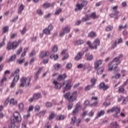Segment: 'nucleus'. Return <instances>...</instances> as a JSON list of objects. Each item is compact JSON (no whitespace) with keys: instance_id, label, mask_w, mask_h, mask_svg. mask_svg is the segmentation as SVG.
<instances>
[{"instance_id":"nucleus-12","label":"nucleus","mask_w":128,"mask_h":128,"mask_svg":"<svg viewBox=\"0 0 128 128\" xmlns=\"http://www.w3.org/2000/svg\"><path fill=\"white\" fill-rule=\"evenodd\" d=\"M102 64V60H96V62L94 63V68L95 70H98V68H100V66Z\"/></svg>"},{"instance_id":"nucleus-14","label":"nucleus","mask_w":128,"mask_h":128,"mask_svg":"<svg viewBox=\"0 0 128 128\" xmlns=\"http://www.w3.org/2000/svg\"><path fill=\"white\" fill-rule=\"evenodd\" d=\"M53 84L54 85V88L56 90H60L62 88V84L58 82V81L54 80L53 81Z\"/></svg>"},{"instance_id":"nucleus-36","label":"nucleus","mask_w":128,"mask_h":128,"mask_svg":"<svg viewBox=\"0 0 128 128\" xmlns=\"http://www.w3.org/2000/svg\"><path fill=\"white\" fill-rule=\"evenodd\" d=\"M54 116H56V115H54V113L52 112L51 114L49 116V117H48L49 120H54Z\"/></svg>"},{"instance_id":"nucleus-57","label":"nucleus","mask_w":128,"mask_h":128,"mask_svg":"<svg viewBox=\"0 0 128 128\" xmlns=\"http://www.w3.org/2000/svg\"><path fill=\"white\" fill-rule=\"evenodd\" d=\"M68 56H70L68 54H66L65 56L62 58V60H68Z\"/></svg>"},{"instance_id":"nucleus-29","label":"nucleus","mask_w":128,"mask_h":128,"mask_svg":"<svg viewBox=\"0 0 128 128\" xmlns=\"http://www.w3.org/2000/svg\"><path fill=\"white\" fill-rule=\"evenodd\" d=\"M28 48H24V52L21 54V57L24 58V56H26V52H28Z\"/></svg>"},{"instance_id":"nucleus-4","label":"nucleus","mask_w":128,"mask_h":128,"mask_svg":"<svg viewBox=\"0 0 128 128\" xmlns=\"http://www.w3.org/2000/svg\"><path fill=\"white\" fill-rule=\"evenodd\" d=\"M18 46V43L16 41H14L13 42H9L7 44V50H16V48Z\"/></svg>"},{"instance_id":"nucleus-1","label":"nucleus","mask_w":128,"mask_h":128,"mask_svg":"<svg viewBox=\"0 0 128 128\" xmlns=\"http://www.w3.org/2000/svg\"><path fill=\"white\" fill-rule=\"evenodd\" d=\"M11 122L12 124L8 126L9 128H16V124H14L15 122L20 124V122H22V116L18 112H14L13 116L11 118Z\"/></svg>"},{"instance_id":"nucleus-37","label":"nucleus","mask_w":128,"mask_h":128,"mask_svg":"<svg viewBox=\"0 0 128 128\" xmlns=\"http://www.w3.org/2000/svg\"><path fill=\"white\" fill-rule=\"evenodd\" d=\"M70 92H68L66 93L64 95V96L66 100H68L70 101Z\"/></svg>"},{"instance_id":"nucleus-45","label":"nucleus","mask_w":128,"mask_h":128,"mask_svg":"<svg viewBox=\"0 0 128 128\" xmlns=\"http://www.w3.org/2000/svg\"><path fill=\"white\" fill-rule=\"evenodd\" d=\"M72 66V63L70 62L68 63L66 65V68L68 70H70Z\"/></svg>"},{"instance_id":"nucleus-17","label":"nucleus","mask_w":128,"mask_h":128,"mask_svg":"<svg viewBox=\"0 0 128 128\" xmlns=\"http://www.w3.org/2000/svg\"><path fill=\"white\" fill-rule=\"evenodd\" d=\"M50 56V52L46 51V52H42L40 55V58H44V56Z\"/></svg>"},{"instance_id":"nucleus-64","label":"nucleus","mask_w":128,"mask_h":128,"mask_svg":"<svg viewBox=\"0 0 128 128\" xmlns=\"http://www.w3.org/2000/svg\"><path fill=\"white\" fill-rule=\"evenodd\" d=\"M52 102H46V106L47 108H52Z\"/></svg>"},{"instance_id":"nucleus-48","label":"nucleus","mask_w":128,"mask_h":128,"mask_svg":"<svg viewBox=\"0 0 128 128\" xmlns=\"http://www.w3.org/2000/svg\"><path fill=\"white\" fill-rule=\"evenodd\" d=\"M52 50L54 52H58V46L56 45H54L52 48Z\"/></svg>"},{"instance_id":"nucleus-53","label":"nucleus","mask_w":128,"mask_h":128,"mask_svg":"<svg viewBox=\"0 0 128 128\" xmlns=\"http://www.w3.org/2000/svg\"><path fill=\"white\" fill-rule=\"evenodd\" d=\"M21 34L22 35L24 34H26V27H24L22 29V30H20Z\"/></svg>"},{"instance_id":"nucleus-59","label":"nucleus","mask_w":128,"mask_h":128,"mask_svg":"<svg viewBox=\"0 0 128 128\" xmlns=\"http://www.w3.org/2000/svg\"><path fill=\"white\" fill-rule=\"evenodd\" d=\"M22 52V47H20L16 52V54H20Z\"/></svg>"},{"instance_id":"nucleus-39","label":"nucleus","mask_w":128,"mask_h":128,"mask_svg":"<svg viewBox=\"0 0 128 128\" xmlns=\"http://www.w3.org/2000/svg\"><path fill=\"white\" fill-rule=\"evenodd\" d=\"M20 80V75H16L14 79L13 82H18V80Z\"/></svg>"},{"instance_id":"nucleus-16","label":"nucleus","mask_w":128,"mask_h":128,"mask_svg":"<svg viewBox=\"0 0 128 128\" xmlns=\"http://www.w3.org/2000/svg\"><path fill=\"white\" fill-rule=\"evenodd\" d=\"M108 128H120V125L117 122H112Z\"/></svg>"},{"instance_id":"nucleus-35","label":"nucleus","mask_w":128,"mask_h":128,"mask_svg":"<svg viewBox=\"0 0 128 128\" xmlns=\"http://www.w3.org/2000/svg\"><path fill=\"white\" fill-rule=\"evenodd\" d=\"M64 115H58L56 117V120H62L64 118Z\"/></svg>"},{"instance_id":"nucleus-24","label":"nucleus","mask_w":128,"mask_h":128,"mask_svg":"<svg viewBox=\"0 0 128 128\" xmlns=\"http://www.w3.org/2000/svg\"><path fill=\"white\" fill-rule=\"evenodd\" d=\"M104 114H106L104 110H101L100 112H98L97 118H100V116H104Z\"/></svg>"},{"instance_id":"nucleus-18","label":"nucleus","mask_w":128,"mask_h":128,"mask_svg":"<svg viewBox=\"0 0 128 128\" xmlns=\"http://www.w3.org/2000/svg\"><path fill=\"white\" fill-rule=\"evenodd\" d=\"M42 68H40L39 70H38L34 76V80H38V76H40V72H42Z\"/></svg>"},{"instance_id":"nucleus-43","label":"nucleus","mask_w":128,"mask_h":128,"mask_svg":"<svg viewBox=\"0 0 128 128\" xmlns=\"http://www.w3.org/2000/svg\"><path fill=\"white\" fill-rule=\"evenodd\" d=\"M26 62V60L24 58L21 59V60H17V63L18 64H24Z\"/></svg>"},{"instance_id":"nucleus-33","label":"nucleus","mask_w":128,"mask_h":128,"mask_svg":"<svg viewBox=\"0 0 128 128\" xmlns=\"http://www.w3.org/2000/svg\"><path fill=\"white\" fill-rule=\"evenodd\" d=\"M75 44L77 46H80V44H84V40H76Z\"/></svg>"},{"instance_id":"nucleus-44","label":"nucleus","mask_w":128,"mask_h":128,"mask_svg":"<svg viewBox=\"0 0 128 128\" xmlns=\"http://www.w3.org/2000/svg\"><path fill=\"white\" fill-rule=\"evenodd\" d=\"M50 6V3L48 2L44 3L43 4V8H48Z\"/></svg>"},{"instance_id":"nucleus-9","label":"nucleus","mask_w":128,"mask_h":128,"mask_svg":"<svg viewBox=\"0 0 128 128\" xmlns=\"http://www.w3.org/2000/svg\"><path fill=\"white\" fill-rule=\"evenodd\" d=\"M78 98V92H74L69 97V102H72L76 100Z\"/></svg>"},{"instance_id":"nucleus-54","label":"nucleus","mask_w":128,"mask_h":128,"mask_svg":"<svg viewBox=\"0 0 128 128\" xmlns=\"http://www.w3.org/2000/svg\"><path fill=\"white\" fill-rule=\"evenodd\" d=\"M40 106L38 105H36L34 107V110H36V112H40Z\"/></svg>"},{"instance_id":"nucleus-6","label":"nucleus","mask_w":128,"mask_h":128,"mask_svg":"<svg viewBox=\"0 0 128 128\" xmlns=\"http://www.w3.org/2000/svg\"><path fill=\"white\" fill-rule=\"evenodd\" d=\"M112 112H116L112 115L114 118H118V114H120V108L114 106L112 108Z\"/></svg>"},{"instance_id":"nucleus-40","label":"nucleus","mask_w":128,"mask_h":128,"mask_svg":"<svg viewBox=\"0 0 128 128\" xmlns=\"http://www.w3.org/2000/svg\"><path fill=\"white\" fill-rule=\"evenodd\" d=\"M8 32V26H4L2 29L3 34H6V32Z\"/></svg>"},{"instance_id":"nucleus-55","label":"nucleus","mask_w":128,"mask_h":128,"mask_svg":"<svg viewBox=\"0 0 128 128\" xmlns=\"http://www.w3.org/2000/svg\"><path fill=\"white\" fill-rule=\"evenodd\" d=\"M72 106H74V104L72 103L69 104L68 106V110H72Z\"/></svg>"},{"instance_id":"nucleus-27","label":"nucleus","mask_w":128,"mask_h":128,"mask_svg":"<svg viewBox=\"0 0 128 128\" xmlns=\"http://www.w3.org/2000/svg\"><path fill=\"white\" fill-rule=\"evenodd\" d=\"M10 104H12L13 106H16V104H18V101H16V100H14V98H12L10 100Z\"/></svg>"},{"instance_id":"nucleus-60","label":"nucleus","mask_w":128,"mask_h":128,"mask_svg":"<svg viewBox=\"0 0 128 128\" xmlns=\"http://www.w3.org/2000/svg\"><path fill=\"white\" fill-rule=\"evenodd\" d=\"M90 20V16H87V18H83L82 20V22H86V20Z\"/></svg>"},{"instance_id":"nucleus-25","label":"nucleus","mask_w":128,"mask_h":128,"mask_svg":"<svg viewBox=\"0 0 128 128\" xmlns=\"http://www.w3.org/2000/svg\"><path fill=\"white\" fill-rule=\"evenodd\" d=\"M89 16H90V20L92 18H94V20L96 18H98V16H96V12H94Z\"/></svg>"},{"instance_id":"nucleus-58","label":"nucleus","mask_w":128,"mask_h":128,"mask_svg":"<svg viewBox=\"0 0 128 128\" xmlns=\"http://www.w3.org/2000/svg\"><path fill=\"white\" fill-rule=\"evenodd\" d=\"M36 55V50H33L30 53V56H34Z\"/></svg>"},{"instance_id":"nucleus-31","label":"nucleus","mask_w":128,"mask_h":128,"mask_svg":"<svg viewBox=\"0 0 128 128\" xmlns=\"http://www.w3.org/2000/svg\"><path fill=\"white\" fill-rule=\"evenodd\" d=\"M76 116H74L72 118V120H71V122H70V124L72 126H74V124H76Z\"/></svg>"},{"instance_id":"nucleus-23","label":"nucleus","mask_w":128,"mask_h":128,"mask_svg":"<svg viewBox=\"0 0 128 128\" xmlns=\"http://www.w3.org/2000/svg\"><path fill=\"white\" fill-rule=\"evenodd\" d=\"M24 10V4H22L20 6H19V10H18V14H22V10Z\"/></svg>"},{"instance_id":"nucleus-62","label":"nucleus","mask_w":128,"mask_h":128,"mask_svg":"<svg viewBox=\"0 0 128 128\" xmlns=\"http://www.w3.org/2000/svg\"><path fill=\"white\" fill-rule=\"evenodd\" d=\"M78 108H75L72 111V114H76L78 112Z\"/></svg>"},{"instance_id":"nucleus-10","label":"nucleus","mask_w":128,"mask_h":128,"mask_svg":"<svg viewBox=\"0 0 128 128\" xmlns=\"http://www.w3.org/2000/svg\"><path fill=\"white\" fill-rule=\"evenodd\" d=\"M122 54H120L118 56L114 58L111 62L116 64H120V58H122Z\"/></svg>"},{"instance_id":"nucleus-13","label":"nucleus","mask_w":128,"mask_h":128,"mask_svg":"<svg viewBox=\"0 0 128 128\" xmlns=\"http://www.w3.org/2000/svg\"><path fill=\"white\" fill-rule=\"evenodd\" d=\"M84 54V52H78L77 55L75 56V60H82Z\"/></svg>"},{"instance_id":"nucleus-19","label":"nucleus","mask_w":128,"mask_h":128,"mask_svg":"<svg viewBox=\"0 0 128 128\" xmlns=\"http://www.w3.org/2000/svg\"><path fill=\"white\" fill-rule=\"evenodd\" d=\"M84 8L80 3L77 4L76 5V8L74 9L75 12H78V10H82Z\"/></svg>"},{"instance_id":"nucleus-5","label":"nucleus","mask_w":128,"mask_h":128,"mask_svg":"<svg viewBox=\"0 0 128 128\" xmlns=\"http://www.w3.org/2000/svg\"><path fill=\"white\" fill-rule=\"evenodd\" d=\"M64 88L65 90L63 91V93L64 94L66 92V90H70V88H72V80H67L66 81H64L62 86H64Z\"/></svg>"},{"instance_id":"nucleus-51","label":"nucleus","mask_w":128,"mask_h":128,"mask_svg":"<svg viewBox=\"0 0 128 128\" xmlns=\"http://www.w3.org/2000/svg\"><path fill=\"white\" fill-rule=\"evenodd\" d=\"M98 101H96V102H94V103L91 104H90V106H91V107H92V108L93 106H98Z\"/></svg>"},{"instance_id":"nucleus-22","label":"nucleus","mask_w":128,"mask_h":128,"mask_svg":"<svg viewBox=\"0 0 128 128\" xmlns=\"http://www.w3.org/2000/svg\"><path fill=\"white\" fill-rule=\"evenodd\" d=\"M33 98L35 100H38V98H42V95L40 93H36L34 94Z\"/></svg>"},{"instance_id":"nucleus-42","label":"nucleus","mask_w":128,"mask_h":128,"mask_svg":"<svg viewBox=\"0 0 128 128\" xmlns=\"http://www.w3.org/2000/svg\"><path fill=\"white\" fill-rule=\"evenodd\" d=\"M18 108H19L21 112L24 110V104L20 103L18 105Z\"/></svg>"},{"instance_id":"nucleus-34","label":"nucleus","mask_w":128,"mask_h":128,"mask_svg":"<svg viewBox=\"0 0 128 128\" xmlns=\"http://www.w3.org/2000/svg\"><path fill=\"white\" fill-rule=\"evenodd\" d=\"M124 88L122 86H119L118 90V92H122V94H124Z\"/></svg>"},{"instance_id":"nucleus-32","label":"nucleus","mask_w":128,"mask_h":128,"mask_svg":"<svg viewBox=\"0 0 128 128\" xmlns=\"http://www.w3.org/2000/svg\"><path fill=\"white\" fill-rule=\"evenodd\" d=\"M90 82H92L91 86H96V79L95 78H92L90 80Z\"/></svg>"},{"instance_id":"nucleus-21","label":"nucleus","mask_w":128,"mask_h":128,"mask_svg":"<svg viewBox=\"0 0 128 128\" xmlns=\"http://www.w3.org/2000/svg\"><path fill=\"white\" fill-rule=\"evenodd\" d=\"M96 70H97V74H102V72H104V67L102 66Z\"/></svg>"},{"instance_id":"nucleus-49","label":"nucleus","mask_w":128,"mask_h":128,"mask_svg":"<svg viewBox=\"0 0 128 128\" xmlns=\"http://www.w3.org/2000/svg\"><path fill=\"white\" fill-rule=\"evenodd\" d=\"M81 6L84 8V6H88V1L86 0H84L81 3Z\"/></svg>"},{"instance_id":"nucleus-38","label":"nucleus","mask_w":128,"mask_h":128,"mask_svg":"<svg viewBox=\"0 0 128 128\" xmlns=\"http://www.w3.org/2000/svg\"><path fill=\"white\" fill-rule=\"evenodd\" d=\"M94 86L92 85H88L85 88V90L88 92V90H90V89L92 88Z\"/></svg>"},{"instance_id":"nucleus-30","label":"nucleus","mask_w":128,"mask_h":128,"mask_svg":"<svg viewBox=\"0 0 128 128\" xmlns=\"http://www.w3.org/2000/svg\"><path fill=\"white\" fill-rule=\"evenodd\" d=\"M6 40V37H4L3 38L2 42H0V48H2V46H4L6 44V43H5Z\"/></svg>"},{"instance_id":"nucleus-47","label":"nucleus","mask_w":128,"mask_h":128,"mask_svg":"<svg viewBox=\"0 0 128 128\" xmlns=\"http://www.w3.org/2000/svg\"><path fill=\"white\" fill-rule=\"evenodd\" d=\"M60 64H54V68L55 70H60Z\"/></svg>"},{"instance_id":"nucleus-2","label":"nucleus","mask_w":128,"mask_h":128,"mask_svg":"<svg viewBox=\"0 0 128 128\" xmlns=\"http://www.w3.org/2000/svg\"><path fill=\"white\" fill-rule=\"evenodd\" d=\"M86 44L91 50H98V47L100 45V41L98 38H96L92 44L90 41H87Z\"/></svg>"},{"instance_id":"nucleus-20","label":"nucleus","mask_w":128,"mask_h":128,"mask_svg":"<svg viewBox=\"0 0 128 128\" xmlns=\"http://www.w3.org/2000/svg\"><path fill=\"white\" fill-rule=\"evenodd\" d=\"M97 36L96 32L93 31L90 32L88 34V38H96Z\"/></svg>"},{"instance_id":"nucleus-3","label":"nucleus","mask_w":128,"mask_h":128,"mask_svg":"<svg viewBox=\"0 0 128 128\" xmlns=\"http://www.w3.org/2000/svg\"><path fill=\"white\" fill-rule=\"evenodd\" d=\"M30 80H32V78L30 77H22L20 80V88H24V84H26V86H30Z\"/></svg>"},{"instance_id":"nucleus-50","label":"nucleus","mask_w":128,"mask_h":128,"mask_svg":"<svg viewBox=\"0 0 128 128\" xmlns=\"http://www.w3.org/2000/svg\"><path fill=\"white\" fill-rule=\"evenodd\" d=\"M128 98L126 97L124 98L122 102V104H128Z\"/></svg>"},{"instance_id":"nucleus-56","label":"nucleus","mask_w":128,"mask_h":128,"mask_svg":"<svg viewBox=\"0 0 128 128\" xmlns=\"http://www.w3.org/2000/svg\"><path fill=\"white\" fill-rule=\"evenodd\" d=\"M48 30L52 32V30H54V26H52V24H50L48 28Z\"/></svg>"},{"instance_id":"nucleus-41","label":"nucleus","mask_w":128,"mask_h":128,"mask_svg":"<svg viewBox=\"0 0 128 128\" xmlns=\"http://www.w3.org/2000/svg\"><path fill=\"white\" fill-rule=\"evenodd\" d=\"M114 30V26H109L106 27V32H110Z\"/></svg>"},{"instance_id":"nucleus-28","label":"nucleus","mask_w":128,"mask_h":128,"mask_svg":"<svg viewBox=\"0 0 128 128\" xmlns=\"http://www.w3.org/2000/svg\"><path fill=\"white\" fill-rule=\"evenodd\" d=\"M43 32L44 34H46V36L50 34V31L48 28L44 29Z\"/></svg>"},{"instance_id":"nucleus-26","label":"nucleus","mask_w":128,"mask_h":128,"mask_svg":"<svg viewBox=\"0 0 128 128\" xmlns=\"http://www.w3.org/2000/svg\"><path fill=\"white\" fill-rule=\"evenodd\" d=\"M86 57L87 60H94V56L90 55L88 53L86 54Z\"/></svg>"},{"instance_id":"nucleus-46","label":"nucleus","mask_w":128,"mask_h":128,"mask_svg":"<svg viewBox=\"0 0 128 128\" xmlns=\"http://www.w3.org/2000/svg\"><path fill=\"white\" fill-rule=\"evenodd\" d=\"M36 12L38 14V16H42V14H44V12H42V10L41 9H38L36 10Z\"/></svg>"},{"instance_id":"nucleus-61","label":"nucleus","mask_w":128,"mask_h":128,"mask_svg":"<svg viewBox=\"0 0 128 128\" xmlns=\"http://www.w3.org/2000/svg\"><path fill=\"white\" fill-rule=\"evenodd\" d=\"M16 58V54H14L12 56V57L10 58V60L12 62Z\"/></svg>"},{"instance_id":"nucleus-7","label":"nucleus","mask_w":128,"mask_h":128,"mask_svg":"<svg viewBox=\"0 0 128 128\" xmlns=\"http://www.w3.org/2000/svg\"><path fill=\"white\" fill-rule=\"evenodd\" d=\"M118 64L110 62L108 64V70H110L111 72L116 70L118 68Z\"/></svg>"},{"instance_id":"nucleus-15","label":"nucleus","mask_w":128,"mask_h":128,"mask_svg":"<svg viewBox=\"0 0 128 128\" xmlns=\"http://www.w3.org/2000/svg\"><path fill=\"white\" fill-rule=\"evenodd\" d=\"M66 78H68L66 74H60L58 75L57 78V80L59 82H62V80H64L66 79Z\"/></svg>"},{"instance_id":"nucleus-63","label":"nucleus","mask_w":128,"mask_h":128,"mask_svg":"<svg viewBox=\"0 0 128 128\" xmlns=\"http://www.w3.org/2000/svg\"><path fill=\"white\" fill-rule=\"evenodd\" d=\"M8 102H10V98H8L6 101L5 102L4 104V106H8Z\"/></svg>"},{"instance_id":"nucleus-8","label":"nucleus","mask_w":128,"mask_h":128,"mask_svg":"<svg viewBox=\"0 0 128 128\" xmlns=\"http://www.w3.org/2000/svg\"><path fill=\"white\" fill-rule=\"evenodd\" d=\"M62 30L60 34V36L61 38L64 36L66 34H68L70 32V28H68V26H66L62 28Z\"/></svg>"},{"instance_id":"nucleus-11","label":"nucleus","mask_w":128,"mask_h":128,"mask_svg":"<svg viewBox=\"0 0 128 128\" xmlns=\"http://www.w3.org/2000/svg\"><path fill=\"white\" fill-rule=\"evenodd\" d=\"M100 90H108L110 88L108 85L106 84L104 82H101L99 85Z\"/></svg>"},{"instance_id":"nucleus-52","label":"nucleus","mask_w":128,"mask_h":128,"mask_svg":"<svg viewBox=\"0 0 128 128\" xmlns=\"http://www.w3.org/2000/svg\"><path fill=\"white\" fill-rule=\"evenodd\" d=\"M52 14L51 13H48L47 14L44 16V18L46 20V18H48L52 16Z\"/></svg>"}]
</instances>
